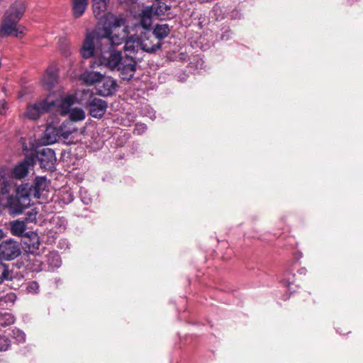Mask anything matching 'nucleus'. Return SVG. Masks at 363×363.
I'll return each instance as SVG.
<instances>
[{"mask_svg":"<svg viewBox=\"0 0 363 363\" xmlns=\"http://www.w3.org/2000/svg\"><path fill=\"white\" fill-rule=\"evenodd\" d=\"M48 184L45 177H37L33 185L23 184L16 186L5 182L0 191V206L8 208L10 214H21L30 206V198L39 199L47 191Z\"/></svg>","mask_w":363,"mask_h":363,"instance_id":"f257e3e1","label":"nucleus"},{"mask_svg":"<svg viewBox=\"0 0 363 363\" xmlns=\"http://www.w3.org/2000/svg\"><path fill=\"white\" fill-rule=\"evenodd\" d=\"M125 18L123 15L116 16L111 13L105 15L102 26L97 27L93 32L87 33L82 47L80 50L84 58H90L94 52L107 44L113 30L125 24Z\"/></svg>","mask_w":363,"mask_h":363,"instance_id":"f03ea898","label":"nucleus"},{"mask_svg":"<svg viewBox=\"0 0 363 363\" xmlns=\"http://www.w3.org/2000/svg\"><path fill=\"white\" fill-rule=\"evenodd\" d=\"M26 11L23 1H15L6 11L0 28V36L13 35L21 38L24 35L25 28L18 24Z\"/></svg>","mask_w":363,"mask_h":363,"instance_id":"7ed1b4c3","label":"nucleus"},{"mask_svg":"<svg viewBox=\"0 0 363 363\" xmlns=\"http://www.w3.org/2000/svg\"><path fill=\"white\" fill-rule=\"evenodd\" d=\"M91 57L97 59V60L91 62V67L92 68L104 66L111 70L116 69L123 60L121 52L116 50L111 47L100 48L97 53L95 52Z\"/></svg>","mask_w":363,"mask_h":363,"instance_id":"20e7f679","label":"nucleus"},{"mask_svg":"<svg viewBox=\"0 0 363 363\" xmlns=\"http://www.w3.org/2000/svg\"><path fill=\"white\" fill-rule=\"evenodd\" d=\"M30 157H33L34 162L37 160L40 167L48 170H51L57 161L55 151L47 147L40 149L36 153H32Z\"/></svg>","mask_w":363,"mask_h":363,"instance_id":"39448f33","label":"nucleus"},{"mask_svg":"<svg viewBox=\"0 0 363 363\" xmlns=\"http://www.w3.org/2000/svg\"><path fill=\"white\" fill-rule=\"evenodd\" d=\"M56 104L54 101H49V99L47 98L38 103L30 104L27 107L25 116L30 120H36L42 113L51 111V106H55Z\"/></svg>","mask_w":363,"mask_h":363,"instance_id":"423d86ee","label":"nucleus"},{"mask_svg":"<svg viewBox=\"0 0 363 363\" xmlns=\"http://www.w3.org/2000/svg\"><path fill=\"white\" fill-rule=\"evenodd\" d=\"M134 56H126L123 58L117 70L120 72V77L123 80H130L136 71V62Z\"/></svg>","mask_w":363,"mask_h":363,"instance_id":"0eeeda50","label":"nucleus"},{"mask_svg":"<svg viewBox=\"0 0 363 363\" xmlns=\"http://www.w3.org/2000/svg\"><path fill=\"white\" fill-rule=\"evenodd\" d=\"M21 253L19 244L12 240L2 242L0 244V255L6 260L17 257Z\"/></svg>","mask_w":363,"mask_h":363,"instance_id":"6e6552de","label":"nucleus"},{"mask_svg":"<svg viewBox=\"0 0 363 363\" xmlns=\"http://www.w3.org/2000/svg\"><path fill=\"white\" fill-rule=\"evenodd\" d=\"M116 87L117 83L115 79L110 77L103 76L99 83L96 85V89L99 95L108 96L116 92Z\"/></svg>","mask_w":363,"mask_h":363,"instance_id":"1a4fd4ad","label":"nucleus"},{"mask_svg":"<svg viewBox=\"0 0 363 363\" xmlns=\"http://www.w3.org/2000/svg\"><path fill=\"white\" fill-rule=\"evenodd\" d=\"M89 114L96 118H101L107 109V103L101 99L93 98L88 104Z\"/></svg>","mask_w":363,"mask_h":363,"instance_id":"9d476101","label":"nucleus"},{"mask_svg":"<svg viewBox=\"0 0 363 363\" xmlns=\"http://www.w3.org/2000/svg\"><path fill=\"white\" fill-rule=\"evenodd\" d=\"M163 6V5L159 6L157 8L154 6L145 7L140 13V24L143 28L148 29L152 25V14L160 16L161 13H164L163 11L159 9Z\"/></svg>","mask_w":363,"mask_h":363,"instance_id":"9b49d317","label":"nucleus"},{"mask_svg":"<svg viewBox=\"0 0 363 363\" xmlns=\"http://www.w3.org/2000/svg\"><path fill=\"white\" fill-rule=\"evenodd\" d=\"M41 82L43 87L48 90L55 86L58 82V72L56 66L51 65L46 69Z\"/></svg>","mask_w":363,"mask_h":363,"instance_id":"f8f14e48","label":"nucleus"},{"mask_svg":"<svg viewBox=\"0 0 363 363\" xmlns=\"http://www.w3.org/2000/svg\"><path fill=\"white\" fill-rule=\"evenodd\" d=\"M33 164L34 157L27 156L23 162L15 166L11 174L16 179H22L27 175L29 167Z\"/></svg>","mask_w":363,"mask_h":363,"instance_id":"ddd939ff","label":"nucleus"},{"mask_svg":"<svg viewBox=\"0 0 363 363\" xmlns=\"http://www.w3.org/2000/svg\"><path fill=\"white\" fill-rule=\"evenodd\" d=\"M48 99L49 101H54L57 103L55 106H51V110L53 108H57L58 111L60 112V114L62 116L69 113V112L71 111V107L75 102V97L74 95H67L64 98L57 100H52L50 98Z\"/></svg>","mask_w":363,"mask_h":363,"instance_id":"4468645a","label":"nucleus"},{"mask_svg":"<svg viewBox=\"0 0 363 363\" xmlns=\"http://www.w3.org/2000/svg\"><path fill=\"white\" fill-rule=\"evenodd\" d=\"M140 50L148 53H152L161 48L160 41L157 40L153 35L140 40Z\"/></svg>","mask_w":363,"mask_h":363,"instance_id":"2eb2a0df","label":"nucleus"},{"mask_svg":"<svg viewBox=\"0 0 363 363\" xmlns=\"http://www.w3.org/2000/svg\"><path fill=\"white\" fill-rule=\"evenodd\" d=\"M123 28L122 31L118 34H111L110 35V38L108 39V41L107 43V47H112L113 46H118L121 45L123 43H125V40H127V37L128 35V27L125 25L123 26Z\"/></svg>","mask_w":363,"mask_h":363,"instance_id":"dca6fc26","label":"nucleus"},{"mask_svg":"<svg viewBox=\"0 0 363 363\" xmlns=\"http://www.w3.org/2000/svg\"><path fill=\"white\" fill-rule=\"evenodd\" d=\"M103 76V74L98 72L86 71L81 74L80 79L86 85L95 84L96 86Z\"/></svg>","mask_w":363,"mask_h":363,"instance_id":"f3484780","label":"nucleus"},{"mask_svg":"<svg viewBox=\"0 0 363 363\" xmlns=\"http://www.w3.org/2000/svg\"><path fill=\"white\" fill-rule=\"evenodd\" d=\"M124 50L127 52L126 56H133L140 50V41L138 38L130 37L125 43Z\"/></svg>","mask_w":363,"mask_h":363,"instance_id":"a211bd4d","label":"nucleus"},{"mask_svg":"<svg viewBox=\"0 0 363 363\" xmlns=\"http://www.w3.org/2000/svg\"><path fill=\"white\" fill-rule=\"evenodd\" d=\"M93 12L96 18H101L107 10V4L109 0H92Z\"/></svg>","mask_w":363,"mask_h":363,"instance_id":"6ab92c4d","label":"nucleus"},{"mask_svg":"<svg viewBox=\"0 0 363 363\" xmlns=\"http://www.w3.org/2000/svg\"><path fill=\"white\" fill-rule=\"evenodd\" d=\"M89 0H72L73 15L79 18L85 12Z\"/></svg>","mask_w":363,"mask_h":363,"instance_id":"aec40b11","label":"nucleus"},{"mask_svg":"<svg viewBox=\"0 0 363 363\" xmlns=\"http://www.w3.org/2000/svg\"><path fill=\"white\" fill-rule=\"evenodd\" d=\"M169 28L167 24H157L152 33V35L157 39V40L160 41V40L166 38L169 33Z\"/></svg>","mask_w":363,"mask_h":363,"instance_id":"412c9836","label":"nucleus"},{"mask_svg":"<svg viewBox=\"0 0 363 363\" xmlns=\"http://www.w3.org/2000/svg\"><path fill=\"white\" fill-rule=\"evenodd\" d=\"M26 229V223L22 220H15L11 223V230L13 235L21 236Z\"/></svg>","mask_w":363,"mask_h":363,"instance_id":"4be33fe9","label":"nucleus"},{"mask_svg":"<svg viewBox=\"0 0 363 363\" xmlns=\"http://www.w3.org/2000/svg\"><path fill=\"white\" fill-rule=\"evenodd\" d=\"M47 262L51 269L58 268L61 265V259L56 252H50L47 257Z\"/></svg>","mask_w":363,"mask_h":363,"instance_id":"5701e85b","label":"nucleus"},{"mask_svg":"<svg viewBox=\"0 0 363 363\" xmlns=\"http://www.w3.org/2000/svg\"><path fill=\"white\" fill-rule=\"evenodd\" d=\"M69 113V118L72 121H79L85 118V113L84 110L80 108L71 109Z\"/></svg>","mask_w":363,"mask_h":363,"instance_id":"b1692460","label":"nucleus"},{"mask_svg":"<svg viewBox=\"0 0 363 363\" xmlns=\"http://www.w3.org/2000/svg\"><path fill=\"white\" fill-rule=\"evenodd\" d=\"M15 322L14 316L8 312H4L0 314V325L2 326L10 325Z\"/></svg>","mask_w":363,"mask_h":363,"instance_id":"393cba45","label":"nucleus"},{"mask_svg":"<svg viewBox=\"0 0 363 363\" xmlns=\"http://www.w3.org/2000/svg\"><path fill=\"white\" fill-rule=\"evenodd\" d=\"M12 277L11 273L8 267L4 264L0 263V284L5 280L11 279Z\"/></svg>","mask_w":363,"mask_h":363,"instance_id":"a878e982","label":"nucleus"},{"mask_svg":"<svg viewBox=\"0 0 363 363\" xmlns=\"http://www.w3.org/2000/svg\"><path fill=\"white\" fill-rule=\"evenodd\" d=\"M60 50L62 55H64L65 57H68L71 55V48L69 43L67 42L66 39H62L60 40Z\"/></svg>","mask_w":363,"mask_h":363,"instance_id":"bb28decb","label":"nucleus"},{"mask_svg":"<svg viewBox=\"0 0 363 363\" xmlns=\"http://www.w3.org/2000/svg\"><path fill=\"white\" fill-rule=\"evenodd\" d=\"M12 335L13 337L19 343L24 342L26 340V334L19 329L13 330Z\"/></svg>","mask_w":363,"mask_h":363,"instance_id":"cd10ccee","label":"nucleus"},{"mask_svg":"<svg viewBox=\"0 0 363 363\" xmlns=\"http://www.w3.org/2000/svg\"><path fill=\"white\" fill-rule=\"evenodd\" d=\"M79 194L81 200L84 204L88 205L91 202V198L86 189H81Z\"/></svg>","mask_w":363,"mask_h":363,"instance_id":"c85d7f7f","label":"nucleus"},{"mask_svg":"<svg viewBox=\"0 0 363 363\" xmlns=\"http://www.w3.org/2000/svg\"><path fill=\"white\" fill-rule=\"evenodd\" d=\"M11 345L10 340L6 336H0V351H6Z\"/></svg>","mask_w":363,"mask_h":363,"instance_id":"c756f323","label":"nucleus"},{"mask_svg":"<svg viewBox=\"0 0 363 363\" xmlns=\"http://www.w3.org/2000/svg\"><path fill=\"white\" fill-rule=\"evenodd\" d=\"M9 171L5 167L0 168V177L2 179V182L1 184V186H4L5 182L11 183L10 181L6 179V177L9 174ZM2 187H1V189Z\"/></svg>","mask_w":363,"mask_h":363,"instance_id":"7c9ffc66","label":"nucleus"},{"mask_svg":"<svg viewBox=\"0 0 363 363\" xmlns=\"http://www.w3.org/2000/svg\"><path fill=\"white\" fill-rule=\"evenodd\" d=\"M147 130V126L145 124H137L134 128L133 133L137 135H140L144 133Z\"/></svg>","mask_w":363,"mask_h":363,"instance_id":"2f4dec72","label":"nucleus"},{"mask_svg":"<svg viewBox=\"0 0 363 363\" xmlns=\"http://www.w3.org/2000/svg\"><path fill=\"white\" fill-rule=\"evenodd\" d=\"M37 211L35 209H32L30 211L28 212L26 221L28 222H34L36 220Z\"/></svg>","mask_w":363,"mask_h":363,"instance_id":"473e14b6","label":"nucleus"},{"mask_svg":"<svg viewBox=\"0 0 363 363\" xmlns=\"http://www.w3.org/2000/svg\"><path fill=\"white\" fill-rule=\"evenodd\" d=\"M38 289H39L38 284L35 281L30 282L27 287L28 291L30 292V293H37L38 291Z\"/></svg>","mask_w":363,"mask_h":363,"instance_id":"72a5a7b5","label":"nucleus"},{"mask_svg":"<svg viewBox=\"0 0 363 363\" xmlns=\"http://www.w3.org/2000/svg\"><path fill=\"white\" fill-rule=\"evenodd\" d=\"M160 5H163V6H162L160 9H159V11L160 10L163 11L164 13H161L160 15H162V14H164L167 11H169L170 9V7L168 6L167 5H166L164 3H162V2H159L158 4H157L156 5H153L152 6L155 7V8H157Z\"/></svg>","mask_w":363,"mask_h":363,"instance_id":"f704fd0d","label":"nucleus"},{"mask_svg":"<svg viewBox=\"0 0 363 363\" xmlns=\"http://www.w3.org/2000/svg\"><path fill=\"white\" fill-rule=\"evenodd\" d=\"M73 132V130H64L62 128L60 130V135L61 136L67 139L69 136V135Z\"/></svg>","mask_w":363,"mask_h":363,"instance_id":"c9c22d12","label":"nucleus"},{"mask_svg":"<svg viewBox=\"0 0 363 363\" xmlns=\"http://www.w3.org/2000/svg\"><path fill=\"white\" fill-rule=\"evenodd\" d=\"M6 109V102L4 100L0 101V114H3Z\"/></svg>","mask_w":363,"mask_h":363,"instance_id":"e433bc0d","label":"nucleus"},{"mask_svg":"<svg viewBox=\"0 0 363 363\" xmlns=\"http://www.w3.org/2000/svg\"><path fill=\"white\" fill-rule=\"evenodd\" d=\"M147 110V114L146 115L148 116L150 119L153 120L155 118V112L152 108H149L148 107H146Z\"/></svg>","mask_w":363,"mask_h":363,"instance_id":"4c0bfd02","label":"nucleus"},{"mask_svg":"<svg viewBox=\"0 0 363 363\" xmlns=\"http://www.w3.org/2000/svg\"><path fill=\"white\" fill-rule=\"evenodd\" d=\"M294 281V280H292L291 281H289V280H286V279H284L282 281L283 282V284L287 287L289 289V290H291V284H292V282Z\"/></svg>","mask_w":363,"mask_h":363,"instance_id":"58836bf2","label":"nucleus"},{"mask_svg":"<svg viewBox=\"0 0 363 363\" xmlns=\"http://www.w3.org/2000/svg\"><path fill=\"white\" fill-rule=\"evenodd\" d=\"M67 196H68V198H67V203L71 202V201L73 200V196H72V195L71 194V193H68V192H67Z\"/></svg>","mask_w":363,"mask_h":363,"instance_id":"ea45409f","label":"nucleus"},{"mask_svg":"<svg viewBox=\"0 0 363 363\" xmlns=\"http://www.w3.org/2000/svg\"><path fill=\"white\" fill-rule=\"evenodd\" d=\"M306 269L303 267V268H301L299 270H298V273L301 274H306Z\"/></svg>","mask_w":363,"mask_h":363,"instance_id":"a19ab883","label":"nucleus"},{"mask_svg":"<svg viewBox=\"0 0 363 363\" xmlns=\"http://www.w3.org/2000/svg\"><path fill=\"white\" fill-rule=\"evenodd\" d=\"M4 237V233L3 230L0 229V240Z\"/></svg>","mask_w":363,"mask_h":363,"instance_id":"79ce46f5","label":"nucleus"},{"mask_svg":"<svg viewBox=\"0 0 363 363\" xmlns=\"http://www.w3.org/2000/svg\"><path fill=\"white\" fill-rule=\"evenodd\" d=\"M221 39H222V40H224V35H223V36L221 37Z\"/></svg>","mask_w":363,"mask_h":363,"instance_id":"37998d69","label":"nucleus"}]
</instances>
